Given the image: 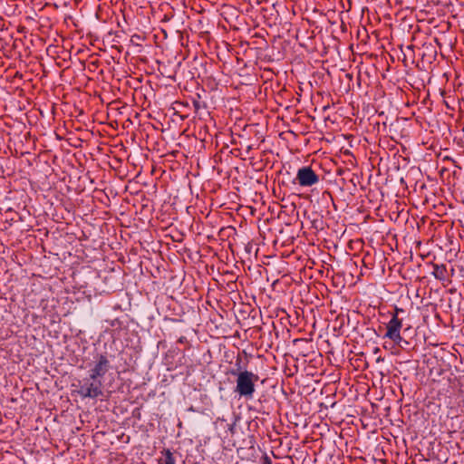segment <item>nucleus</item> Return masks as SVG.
<instances>
[{"label": "nucleus", "instance_id": "obj_1", "mask_svg": "<svg viewBox=\"0 0 464 464\" xmlns=\"http://www.w3.org/2000/svg\"><path fill=\"white\" fill-rule=\"evenodd\" d=\"M232 374L237 376L234 388L236 396L246 401L252 400L256 392V382L259 378L258 375L247 370L238 372H232Z\"/></svg>", "mask_w": 464, "mask_h": 464}, {"label": "nucleus", "instance_id": "obj_2", "mask_svg": "<svg viewBox=\"0 0 464 464\" xmlns=\"http://www.w3.org/2000/svg\"><path fill=\"white\" fill-rule=\"evenodd\" d=\"M75 386V392L82 399H97L103 395L102 381L92 379L91 376L79 381Z\"/></svg>", "mask_w": 464, "mask_h": 464}, {"label": "nucleus", "instance_id": "obj_3", "mask_svg": "<svg viewBox=\"0 0 464 464\" xmlns=\"http://www.w3.org/2000/svg\"><path fill=\"white\" fill-rule=\"evenodd\" d=\"M111 369V362L106 354H97L89 370V376L102 380Z\"/></svg>", "mask_w": 464, "mask_h": 464}, {"label": "nucleus", "instance_id": "obj_4", "mask_svg": "<svg viewBox=\"0 0 464 464\" xmlns=\"http://www.w3.org/2000/svg\"><path fill=\"white\" fill-rule=\"evenodd\" d=\"M401 327L402 321L398 318L397 314H393L386 325L387 331L383 337L392 340L395 344H401L403 341L401 334Z\"/></svg>", "mask_w": 464, "mask_h": 464}, {"label": "nucleus", "instance_id": "obj_5", "mask_svg": "<svg viewBox=\"0 0 464 464\" xmlns=\"http://www.w3.org/2000/svg\"><path fill=\"white\" fill-rule=\"evenodd\" d=\"M296 179L301 187H311L319 182L318 175L310 167H302L296 173Z\"/></svg>", "mask_w": 464, "mask_h": 464}, {"label": "nucleus", "instance_id": "obj_6", "mask_svg": "<svg viewBox=\"0 0 464 464\" xmlns=\"http://www.w3.org/2000/svg\"><path fill=\"white\" fill-rule=\"evenodd\" d=\"M160 453L164 459H160L159 464H176V459L169 449H163Z\"/></svg>", "mask_w": 464, "mask_h": 464}, {"label": "nucleus", "instance_id": "obj_7", "mask_svg": "<svg viewBox=\"0 0 464 464\" xmlns=\"http://www.w3.org/2000/svg\"><path fill=\"white\" fill-rule=\"evenodd\" d=\"M446 271V266L444 265H435L432 275L436 279L444 281Z\"/></svg>", "mask_w": 464, "mask_h": 464}]
</instances>
